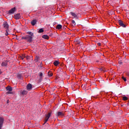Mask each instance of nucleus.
<instances>
[{"label": "nucleus", "mask_w": 129, "mask_h": 129, "mask_svg": "<svg viewBox=\"0 0 129 129\" xmlns=\"http://www.w3.org/2000/svg\"><path fill=\"white\" fill-rule=\"evenodd\" d=\"M16 12V8L14 7V8L11 9L10 10L8 11V14L10 15L11 14H14Z\"/></svg>", "instance_id": "5"}, {"label": "nucleus", "mask_w": 129, "mask_h": 129, "mask_svg": "<svg viewBox=\"0 0 129 129\" xmlns=\"http://www.w3.org/2000/svg\"><path fill=\"white\" fill-rule=\"evenodd\" d=\"M56 28H57L58 30H60V29H62V25H60V24H58V25L56 26Z\"/></svg>", "instance_id": "17"}, {"label": "nucleus", "mask_w": 129, "mask_h": 129, "mask_svg": "<svg viewBox=\"0 0 129 129\" xmlns=\"http://www.w3.org/2000/svg\"><path fill=\"white\" fill-rule=\"evenodd\" d=\"M42 38L43 39H45L46 40H49V36H48L47 35H42Z\"/></svg>", "instance_id": "12"}, {"label": "nucleus", "mask_w": 129, "mask_h": 129, "mask_svg": "<svg viewBox=\"0 0 129 129\" xmlns=\"http://www.w3.org/2000/svg\"><path fill=\"white\" fill-rule=\"evenodd\" d=\"M27 33V34H28V35H27L25 36H22L21 39L22 40H26V41L28 43H32V42H33V37H34V33L31 31H28Z\"/></svg>", "instance_id": "1"}, {"label": "nucleus", "mask_w": 129, "mask_h": 129, "mask_svg": "<svg viewBox=\"0 0 129 129\" xmlns=\"http://www.w3.org/2000/svg\"><path fill=\"white\" fill-rule=\"evenodd\" d=\"M2 74V71L0 70V75Z\"/></svg>", "instance_id": "31"}, {"label": "nucleus", "mask_w": 129, "mask_h": 129, "mask_svg": "<svg viewBox=\"0 0 129 129\" xmlns=\"http://www.w3.org/2000/svg\"><path fill=\"white\" fill-rule=\"evenodd\" d=\"M6 90L8 91L6 93V94H13V93L12 92V91H13V88L11 87L8 86L6 87Z\"/></svg>", "instance_id": "2"}, {"label": "nucleus", "mask_w": 129, "mask_h": 129, "mask_svg": "<svg viewBox=\"0 0 129 129\" xmlns=\"http://www.w3.org/2000/svg\"><path fill=\"white\" fill-rule=\"evenodd\" d=\"M127 76L129 77V73H127Z\"/></svg>", "instance_id": "30"}, {"label": "nucleus", "mask_w": 129, "mask_h": 129, "mask_svg": "<svg viewBox=\"0 0 129 129\" xmlns=\"http://www.w3.org/2000/svg\"><path fill=\"white\" fill-rule=\"evenodd\" d=\"M122 79H123L124 81H126V79L124 77H122Z\"/></svg>", "instance_id": "25"}, {"label": "nucleus", "mask_w": 129, "mask_h": 129, "mask_svg": "<svg viewBox=\"0 0 129 129\" xmlns=\"http://www.w3.org/2000/svg\"><path fill=\"white\" fill-rule=\"evenodd\" d=\"M43 32H44V29H43V28L40 29L38 31V33H43Z\"/></svg>", "instance_id": "19"}, {"label": "nucleus", "mask_w": 129, "mask_h": 129, "mask_svg": "<svg viewBox=\"0 0 129 129\" xmlns=\"http://www.w3.org/2000/svg\"><path fill=\"white\" fill-rule=\"evenodd\" d=\"M31 24L32 26H35L36 24H37V20L34 19L31 21Z\"/></svg>", "instance_id": "10"}, {"label": "nucleus", "mask_w": 129, "mask_h": 129, "mask_svg": "<svg viewBox=\"0 0 129 129\" xmlns=\"http://www.w3.org/2000/svg\"><path fill=\"white\" fill-rule=\"evenodd\" d=\"M103 70L102 69H101V68L100 69V71H103Z\"/></svg>", "instance_id": "29"}, {"label": "nucleus", "mask_w": 129, "mask_h": 129, "mask_svg": "<svg viewBox=\"0 0 129 129\" xmlns=\"http://www.w3.org/2000/svg\"><path fill=\"white\" fill-rule=\"evenodd\" d=\"M70 14L72 15L73 17H74V18H77V15H76V14L73 12H71Z\"/></svg>", "instance_id": "14"}, {"label": "nucleus", "mask_w": 129, "mask_h": 129, "mask_svg": "<svg viewBox=\"0 0 129 129\" xmlns=\"http://www.w3.org/2000/svg\"><path fill=\"white\" fill-rule=\"evenodd\" d=\"M30 58H31V57H30V56H26V59H27V60H29V59H30Z\"/></svg>", "instance_id": "26"}, {"label": "nucleus", "mask_w": 129, "mask_h": 129, "mask_svg": "<svg viewBox=\"0 0 129 129\" xmlns=\"http://www.w3.org/2000/svg\"><path fill=\"white\" fill-rule=\"evenodd\" d=\"M21 94L23 95H26L27 94H28V91H26V90H23Z\"/></svg>", "instance_id": "13"}, {"label": "nucleus", "mask_w": 129, "mask_h": 129, "mask_svg": "<svg viewBox=\"0 0 129 129\" xmlns=\"http://www.w3.org/2000/svg\"><path fill=\"white\" fill-rule=\"evenodd\" d=\"M39 76H40V79H41L42 77H43V73H39Z\"/></svg>", "instance_id": "22"}, {"label": "nucleus", "mask_w": 129, "mask_h": 129, "mask_svg": "<svg viewBox=\"0 0 129 129\" xmlns=\"http://www.w3.org/2000/svg\"><path fill=\"white\" fill-rule=\"evenodd\" d=\"M15 19L16 20H19V19H21V14H17L15 15Z\"/></svg>", "instance_id": "9"}, {"label": "nucleus", "mask_w": 129, "mask_h": 129, "mask_svg": "<svg viewBox=\"0 0 129 129\" xmlns=\"http://www.w3.org/2000/svg\"><path fill=\"white\" fill-rule=\"evenodd\" d=\"M122 99L125 101L126 100H127V99H128V98L126 97V96H124L122 97Z\"/></svg>", "instance_id": "20"}, {"label": "nucleus", "mask_w": 129, "mask_h": 129, "mask_svg": "<svg viewBox=\"0 0 129 129\" xmlns=\"http://www.w3.org/2000/svg\"><path fill=\"white\" fill-rule=\"evenodd\" d=\"M8 65V62L7 61L3 62L2 63V66H4V67H6Z\"/></svg>", "instance_id": "16"}, {"label": "nucleus", "mask_w": 129, "mask_h": 129, "mask_svg": "<svg viewBox=\"0 0 129 129\" xmlns=\"http://www.w3.org/2000/svg\"><path fill=\"white\" fill-rule=\"evenodd\" d=\"M32 88H33V87H32V84H28L27 86V90H29V91H30L31 89H32Z\"/></svg>", "instance_id": "8"}, {"label": "nucleus", "mask_w": 129, "mask_h": 129, "mask_svg": "<svg viewBox=\"0 0 129 129\" xmlns=\"http://www.w3.org/2000/svg\"><path fill=\"white\" fill-rule=\"evenodd\" d=\"M51 114H52V112H49L47 114L45 115L44 123H46V122L48 121V120L49 119V118H50V117L51 116Z\"/></svg>", "instance_id": "3"}, {"label": "nucleus", "mask_w": 129, "mask_h": 129, "mask_svg": "<svg viewBox=\"0 0 129 129\" xmlns=\"http://www.w3.org/2000/svg\"><path fill=\"white\" fill-rule=\"evenodd\" d=\"M3 27L4 29L9 30V24H8V22H4L3 24Z\"/></svg>", "instance_id": "7"}, {"label": "nucleus", "mask_w": 129, "mask_h": 129, "mask_svg": "<svg viewBox=\"0 0 129 129\" xmlns=\"http://www.w3.org/2000/svg\"><path fill=\"white\" fill-rule=\"evenodd\" d=\"M53 64L54 66H58V65H59V61L58 60H55L54 61Z\"/></svg>", "instance_id": "15"}, {"label": "nucleus", "mask_w": 129, "mask_h": 129, "mask_svg": "<svg viewBox=\"0 0 129 129\" xmlns=\"http://www.w3.org/2000/svg\"><path fill=\"white\" fill-rule=\"evenodd\" d=\"M4 121H5V119L0 117V129H2L3 125H4Z\"/></svg>", "instance_id": "4"}, {"label": "nucleus", "mask_w": 129, "mask_h": 129, "mask_svg": "<svg viewBox=\"0 0 129 129\" xmlns=\"http://www.w3.org/2000/svg\"><path fill=\"white\" fill-rule=\"evenodd\" d=\"M72 24H73L74 27H75V26H76V23H75V21L72 20Z\"/></svg>", "instance_id": "21"}, {"label": "nucleus", "mask_w": 129, "mask_h": 129, "mask_svg": "<svg viewBox=\"0 0 129 129\" xmlns=\"http://www.w3.org/2000/svg\"><path fill=\"white\" fill-rule=\"evenodd\" d=\"M119 64L120 65H121V64H122V61H119Z\"/></svg>", "instance_id": "27"}, {"label": "nucleus", "mask_w": 129, "mask_h": 129, "mask_svg": "<svg viewBox=\"0 0 129 129\" xmlns=\"http://www.w3.org/2000/svg\"><path fill=\"white\" fill-rule=\"evenodd\" d=\"M48 76L49 77H51L52 76H53V73L51 72H49L48 73Z\"/></svg>", "instance_id": "18"}, {"label": "nucleus", "mask_w": 129, "mask_h": 129, "mask_svg": "<svg viewBox=\"0 0 129 129\" xmlns=\"http://www.w3.org/2000/svg\"><path fill=\"white\" fill-rule=\"evenodd\" d=\"M6 36H9V32H8V29H6V33H5Z\"/></svg>", "instance_id": "23"}, {"label": "nucleus", "mask_w": 129, "mask_h": 129, "mask_svg": "<svg viewBox=\"0 0 129 129\" xmlns=\"http://www.w3.org/2000/svg\"><path fill=\"white\" fill-rule=\"evenodd\" d=\"M64 115V113L62 112H57V116H63Z\"/></svg>", "instance_id": "11"}, {"label": "nucleus", "mask_w": 129, "mask_h": 129, "mask_svg": "<svg viewBox=\"0 0 129 129\" xmlns=\"http://www.w3.org/2000/svg\"><path fill=\"white\" fill-rule=\"evenodd\" d=\"M26 57V56L24 54L22 55V56H21V59H22V60H24V58H25Z\"/></svg>", "instance_id": "24"}, {"label": "nucleus", "mask_w": 129, "mask_h": 129, "mask_svg": "<svg viewBox=\"0 0 129 129\" xmlns=\"http://www.w3.org/2000/svg\"><path fill=\"white\" fill-rule=\"evenodd\" d=\"M97 45H98V46H101V43H97Z\"/></svg>", "instance_id": "28"}, {"label": "nucleus", "mask_w": 129, "mask_h": 129, "mask_svg": "<svg viewBox=\"0 0 129 129\" xmlns=\"http://www.w3.org/2000/svg\"><path fill=\"white\" fill-rule=\"evenodd\" d=\"M118 23L119 26H120L121 27H122L123 28H125L126 26L125 25V24H123L122 21L120 20H118Z\"/></svg>", "instance_id": "6"}]
</instances>
